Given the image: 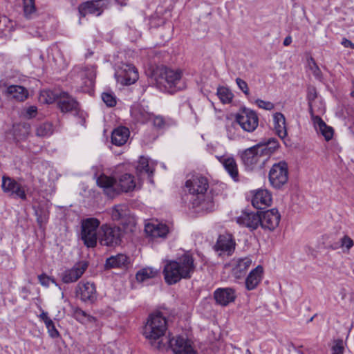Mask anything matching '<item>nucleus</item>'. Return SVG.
<instances>
[{
  "label": "nucleus",
  "instance_id": "1",
  "mask_svg": "<svg viewBox=\"0 0 354 354\" xmlns=\"http://www.w3.org/2000/svg\"><path fill=\"white\" fill-rule=\"evenodd\" d=\"M195 269L196 266L192 255L185 253L176 260L167 261L163 270L165 282L169 285H172L182 279H190Z\"/></svg>",
  "mask_w": 354,
  "mask_h": 354
},
{
  "label": "nucleus",
  "instance_id": "2",
  "mask_svg": "<svg viewBox=\"0 0 354 354\" xmlns=\"http://www.w3.org/2000/svg\"><path fill=\"white\" fill-rule=\"evenodd\" d=\"M167 329L166 318L160 312L151 314L144 326L143 335L154 346L162 348V338Z\"/></svg>",
  "mask_w": 354,
  "mask_h": 354
},
{
  "label": "nucleus",
  "instance_id": "3",
  "mask_svg": "<svg viewBox=\"0 0 354 354\" xmlns=\"http://www.w3.org/2000/svg\"><path fill=\"white\" fill-rule=\"evenodd\" d=\"M182 71L169 68H161L157 71L156 82L170 93L181 90L185 87L182 81Z\"/></svg>",
  "mask_w": 354,
  "mask_h": 354
},
{
  "label": "nucleus",
  "instance_id": "4",
  "mask_svg": "<svg viewBox=\"0 0 354 354\" xmlns=\"http://www.w3.org/2000/svg\"><path fill=\"white\" fill-rule=\"evenodd\" d=\"M270 152L268 145H257L244 150L241 153V160L246 167L252 169L258 165H263Z\"/></svg>",
  "mask_w": 354,
  "mask_h": 354
},
{
  "label": "nucleus",
  "instance_id": "5",
  "mask_svg": "<svg viewBox=\"0 0 354 354\" xmlns=\"http://www.w3.org/2000/svg\"><path fill=\"white\" fill-rule=\"evenodd\" d=\"M185 186L189 189L190 194L197 196L196 199H194V206H201V209L212 208L213 204L212 202L208 204V207H206L205 201H202V199L203 200L204 194L208 188V183L206 178L201 176H194L192 179L186 181Z\"/></svg>",
  "mask_w": 354,
  "mask_h": 354
},
{
  "label": "nucleus",
  "instance_id": "6",
  "mask_svg": "<svg viewBox=\"0 0 354 354\" xmlns=\"http://www.w3.org/2000/svg\"><path fill=\"white\" fill-rule=\"evenodd\" d=\"M100 225V221L96 218H88L82 221L80 239L87 248L96 246Z\"/></svg>",
  "mask_w": 354,
  "mask_h": 354
},
{
  "label": "nucleus",
  "instance_id": "7",
  "mask_svg": "<svg viewBox=\"0 0 354 354\" xmlns=\"http://www.w3.org/2000/svg\"><path fill=\"white\" fill-rule=\"evenodd\" d=\"M122 236L118 226L103 224L100 227L99 241L102 245L115 247L121 243Z\"/></svg>",
  "mask_w": 354,
  "mask_h": 354
},
{
  "label": "nucleus",
  "instance_id": "8",
  "mask_svg": "<svg viewBox=\"0 0 354 354\" xmlns=\"http://www.w3.org/2000/svg\"><path fill=\"white\" fill-rule=\"evenodd\" d=\"M235 122L247 132H253L258 127L259 118L257 113L243 107L235 115Z\"/></svg>",
  "mask_w": 354,
  "mask_h": 354
},
{
  "label": "nucleus",
  "instance_id": "9",
  "mask_svg": "<svg viewBox=\"0 0 354 354\" xmlns=\"http://www.w3.org/2000/svg\"><path fill=\"white\" fill-rule=\"evenodd\" d=\"M269 181L271 185L279 189L283 186L288 180V170L287 163L284 161L275 163L269 172Z\"/></svg>",
  "mask_w": 354,
  "mask_h": 354
},
{
  "label": "nucleus",
  "instance_id": "10",
  "mask_svg": "<svg viewBox=\"0 0 354 354\" xmlns=\"http://www.w3.org/2000/svg\"><path fill=\"white\" fill-rule=\"evenodd\" d=\"M117 82L123 85L134 84L139 78L136 68L131 64L122 63L115 72Z\"/></svg>",
  "mask_w": 354,
  "mask_h": 354
},
{
  "label": "nucleus",
  "instance_id": "11",
  "mask_svg": "<svg viewBox=\"0 0 354 354\" xmlns=\"http://www.w3.org/2000/svg\"><path fill=\"white\" fill-rule=\"evenodd\" d=\"M88 264L85 261L76 263L71 268L64 270L62 274V281L65 283L77 281L85 272Z\"/></svg>",
  "mask_w": 354,
  "mask_h": 354
},
{
  "label": "nucleus",
  "instance_id": "12",
  "mask_svg": "<svg viewBox=\"0 0 354 354\" xmlns=\"http://www.w3.org/2000/svg\"><path fill=\"white\" fill-rule=\"evenodd\" d=\"M235 246L236 243L232 235L224 234L218 236L214 248L219 252V255L230 256L234 252Z\"/></svg>",
  "mask_w": 354,
  "mask_h": 354
},
{
  "label": "nucleus",
  "instance_id": "13",
  "mask_svg": "<svg viewBox=\"0 0 354 354\" xmlns=\"http://www.w3.org/2000/svg\"><path fill=\"white\" fill-rule=\"evenodd\" d=\"M261 222L259 225L264 230H274L279 224L281 215L276 208L263 212L260 214Z\"/></svg>",
  "mask_w": 354,
  "mask_h": 354
},
{
  "label": "nucleus",
  "instance_id": "14",
  "mask_svg": "<svg viewBox=\"0 0 354 354\" xmlns=\"http://www.w3.org/2000/svg\"><path fill=\"white\" fill-rule=\"evenodd\" d=\"M169 344L174 354H197L189 340L181 336L169 340Z\"/></svg>",
  "mask_w": 354,
  "mask_h": 354
},
{
  "label": "nucleus",
  "instance_id": "15",
  "mask_svg": "<svg viewBox=\"0 0 354 354\" xmlns=\"http://www.w3.org/2000/svg\"><path fill=\"white\" fill-rule=\"evenodd\" d=\"M76 295L84 302L93 303L97 298L95 284L90 282H80L76 288Z\"/></svg>",
  "mask_w": 354,
  "mask_h": 354
},
{
  "label": "nucleus",
  "instance_id": "16",
  "mask_svg": "<svg viewBox=\"0 0 354 354\" xmlns=\"http://www.w3.org/2000/svg\"><path fill=\"white\" fill-rule=\"evenodd\" d=\"M1 187L5 192L15 198H19L22 200L26 198V194L24 189L15 180L8 177H2Z\"/></svg>",
  "mask_w": 354,
  "mask_h": 354
},
{
  "label": "nucleus",
  "instance_id": "17",
  "mask_svg": "<svg viewBox=\"0 0 354 354\" xmlns=\"http://www.w3.org/2000/svg\"><path fill=\"white\" fill-rule=\"evenodd\" d=\"M235 290L232 288H219L214 292V298L216 304L226 306L235 301Z\"/></svg>",
  "mask_w": 354,
  "mask_h": 354
},
{
  "label": "nucleus",
  "instance_id": "18",
  "mask_svg": "<svg viewBox=\"0 0 354 354\" xmlns=\"http://www.w3.org/2000/svg\"><path fill=\"white\" fill-rule=\"evenodd\" d=\"M97 184L99 187L103 188L105 194L109 197L113 198L119 193L118 183L112 177L101 174L97 179Z\"/></svg>",
  "mask_w": 354,
  "mask_h": 354
},
{
  "label": "nucleus",
  "instance_id": "19",
  "mask_svg": "<svg viewBox=\"0 0 354 354\" xmlns=\"http://www.w3.org/2000/svg\"><path fill=\"white\" fill-rule=\"evenodd\" d=\"M57 105L63 113L75 111L78 110V103L72 96L66 92H60Z\"/></svg>",
  "mask_w": 354,
  "mask_h": 354
},
{
  "label": "nucleus",
  "instance_id": "20",
  "mask_svg": "<svg viewBox=\"0 0 354 354\" xmlns=\"http://www.w3.org/2000/svg\"><path fill=\"white\" fill-rule=\"evenodd\" d=\"M236 221L239 225L254 230L259 227L261 218L260 214L257 212H244L237 218Z\"/></svg>",
  "mask_w": 354,
  "mask_h": 354
},
{
  "label": "nucleus",
  "instance_id": "21",
  "mask_svg": "<svg viewBox=\"0 0 354 354\" xmlns=\"http://www.w3.org/2000/svg\"><path fill=\"white\" fill-rule=\"evenodd\" d=\"M78 77L82 80L81 88L84 92H87L93 87L95 71L93 68L81 69L78 73Z\"/></svg>",
  "mask_w": 354,
  "mask_h": 354
},
{
  "label": "nucleus",
  "instance_id": "22",
  "mask_svg": "<svg viewBox=\"0 0 354 354\" xmlns=\"http://www.w3.org/2000/svg\"><path fill=\"white\" fill-rule=\"evenodd\" d=\"M311 118L317 132L322 134L326 141L330 140L334 133L333 129L328 126L319 116L312 113Z\"/></svg>",
  "mask_w": 354,
  "mask_h": 354
},
{
  "label": "nucleus",
  "instance_id": "23",
  "mask_svg": "<svg viewBox=\"0 0 354 354\" xmlns=\"http://www.w3.org/2000/svg\"><path fill=\"white\" fill-rule=\"evenodd\" d=\"M272 202V196L266 189L257 190L253 196L252 203L257 209H263L269 206Z\"/></svg>",
  "mask_w": 354,
  "mask_h": 354
},
{
  "label": "nucleus",
  "instance_id": "24",
  "mask_svg": "<svg viewBox=\"0 0 354 354\" xmlns=\"http://www.w3.org/2000/svg\"><path fill=\"white\" fill-rule=\"evenodd\" d=\"M146 234L152 238H165L169 232L167 225L162 223H148L145 225Z\"/></svg>",
  "mask_w": 354,
  "mask_h": 354
},
{
  "label": "nucleus",
  "instance_id": "25",
  "mask_svg": "<svg viewBox=\"0 0 354 354\" xmlns=\"http://www.w3.org/2000/svg\"><path fill=\"white\" fill-rule=\"evenodd\" d=\"M220 162L222 163L225 169L233 178L234 180H239V171L237 164L232 157L216 156Z\"/></svg>",
  "mask_w": 354,
  "mask_h": 354
},
{
  "label": "nucleus",
  "instance_id": "26",
  "mask_svg": "<svg viewBox=\"0 0 354 354\" xmlns=\"http://www.w3.org/2000/svg\"><path fill=\"white\" fill-rule=\"evenodd\" d=\"M129 135L130 132L128 128L119 127L112 132L111 142L116 146H122L127 142Z\"/></svg>",
  "mask_w": 354,
  "mask_h": 354
},
{
  "label": "nucleus",
  "instance_id": "27",
  "mask_svg": "<svg viewBox=\"0 0 354 354\" xmlns=\"http://www.w3.org/2000/svg\"><path fill=\"white\" fill-rule=\"evenodd\" d=\"M263 268L258 266L252 270L245 279V287L248 290H254L261 280Z\"/></svg>",
  "mask_w": 354,
  "mask_h": 354
},
{
  "label": "nucleus",
  "instance_id": "28",
  "mask_svg": "<svg viewBox=\"0 0 354 354\" xmlns=\"http://www.w3.org/2000/svg\"><path fill=\"white\" fill-rule=\"evenodd\" d=\"M252 262V261L250 257L236 260L232 268L233 275L237 279L242 277L251 266Z\"/></svg>",
  "mask_w": 354,
  "mask_h": 354
},
{
  "label": "nucleus",
  "instance_id": "29",
  "mask_svg": "<svg viewBox=\"0 0 354 354\" xmlns=\"http://www.w3.org/2000/svg\"><path fill=\"white\" fill-rule=\"evenodd\" d=\"M274 127L277 134L281 139L287 136V129L286 126V118L281 113H275L273 115Z\"/></svg>",
  "mask_w": 354,
  "mask_h": 354
},
{
  "label": "nucleus",
  "instance_id": "30",
  "mask_svg": "<svg viewBox=\"0 0 354 354\" xmlns=\"http://www.w3.org/2000/svg\"><path fill=\"white\" fill-rule=\"evenodd\" d=\"M7 93L10 98L19 102L26 100L28 97V90L18 85H11L7 88Z\"/></svg>",
  "mask_w": 354,
  "mask_h": 354
},
{
  "label": "nucleus",
  "instance_id": "31",
  "mask_svg": "<svg viewBox=\"0 0 354 354\" xmlns=\"http://www.w3.org/2000/svg\"><path fill=\"white\" fill-rule=\"evenodd\" d=\"M136 186L133 176L129 174L122 175L118 183L119 192H129L133 191Z\"/></svg>",
  "mask_w": 354,
  "mask_h": 354
},
{
  "label": "nucleus",
  "instance_id": "32",
  "mask_svg": "<svg viewBox=\"0 0 354 354\" xmlns=\"http://www.w3.org/2000/svg\"><path fill=\"white\" fill-rule=\"evenodd\" d=\"M153 170L154 169L149 165V160L144 156H141L136 167L138 174L140 176L142 175H147L149 181L153 183L151 177L153 174Z\"/></svg>",
  "mask_w": 354,
  "mask_h": 354
},
{
  "label": "nucleus",
  "instance_id": "33",
  "mask_svg": "<svg viewBox=\"0 0 354 354\" xmlns=\"http://www.w3.org/2000/svg\"><path fill=\"white\" fill-rule=\"evenodd\" d=\"M128 262V257L124 254H118L115 256H111L106 261V268H122Z\"/></svg>",
  "mask_w": 354,
  "mask_h": 354
},
{
  "label": "nucleus",
  "instance_id": "34",
  "mask_svg": "<svg viewBox=\"0 0 354 354\" xmlns=\"http://www.w3.org/2000/svg\"><path fill=\"white\" fill-rule=\"evenodd\" d=\"M132 117L138 122L146 123L151 121L152 119L153 113L145 111L140 106H136L132 109L131 111Z\"/></svg>",
  "mask_w": 354,
  "mask_h": 354
},
{
  "label": "nucleus",
  "instance_id": "35",
  "mask_svg": "<svg viewBox=\"0 0 354 354\" xmlns=\"http://www.w3.org/2000/svg\"><path fill=\"white\" fill-rule=\"evenodd\" d=\"M79 12L82 17L88 14L99 16L102 10L97 2H86L79 8Z\"/></svg>",
  "mask_w": 354,
  "mask_h": 354
},
{
  "label": "nucleus",
  "instance_id": "36",
  "mask_svg": "<svg viewBox=\"0 0 354 354\" xmlns=\"http://www.w3.org/2000/svg\"><path fill=\"white\" fill-rule=\"evenodd\" d=\"M39 318L44 322L50 337L52 338H57L59 336V333L56 329L54 322L48 316V313L46 312L42 311L39 315Z\"/></svg>",
  "mask_w": 354,
  "mask_h": 354
},
{
  "label": "nucleus",
  "instance_id": "37",
  "mask_svg": "<svg viewBox=\"0 0 354 354\" xmlns=\"http://www.w3.org/2000/svg\"><path fill=\"white\" fill-rule=\"evenodd\" d=\"M151 121H152L153 127L157 129H164L176 124L175 121L171 118H165L161 115H155L153 114Z\"/></svg>",
  "mask_w": 354,
  "mask_h": 354
},
{
  "label": "nucleus",
  "instance_id": "38",
  "mask_svg": "<svg viewBox=\"0 0 354 354\" xmlns=\"http://www.w3.org/2000/svg\"><path fill=\"white\" fill-rule=\"evenodd\" d=\"M111 218L113 221H121L129 215V210L124 205H115L111 209Z\"/></svg>",
  "mask_w": 354,
  "mask_h": 354
},
{
  "label": "nucleus",
  "instance_id": "39",
  "mask_svg": "<svg viewBox=\"0 0 354 354\" xmlns=\"http://www.w3.org/2000/svg\"><path fill=\"white\" fill-rule=\"evenodd\" d=\"M30 132V127L27 124H20L14 127V136L17 140L26 139Z\"/></svg>",
  "mask_w": 354,
  "mask_h": 354
},
{
  "label": "nucleus",
  "instance_id": "40",
  "mask_svg": "<svg viewBox=\"0 0 354 354\" xmlns=\"http://www.w3.org/2000/svg\"><path fill=\"white\" fill-rule=\"evenodd\" d=\"M158 272L157 270L151 268H145L137 272L136 277L138 281L143 282L149 279L154 278Z\"/></svg>",
  "mask_w": 354,
  "mask_h": 354
},
{
  "label": "nucleus",
  "instance_id": "41",
  "mask_svg": "<svg viewBox=\"0 0 354 354\" xmlns=\"http://www.w3.org/2000/svg\"><path fill=\"white\" fill-rule=\"evenodd\" d=\"M217 95L223 104L230 103L234 97V95L230 90L225 86H219L218 88Z\"/></svg>",
  "mask_w": 354,
  "mask_h": 354
},
{
  "label": "nucleus",
  "instance_id": "42",
  "mask_svg": "<svg viewBox=\"0 0 354 354\" xmlns=\"http://www.w3.org/2000/svg\"><path fill=\"white\" fill-rule=\"evenodd\" d=\"M59 93H55L50 90H44L41 91L39 95V100L43 103L51 104L59 100Z\"/></svg>",
  "mask_w": 354,
  "mask_h": 354
},
{
  "label": "nucleus",
  "instance_id": "43",
  "mask_svg": "<svg viewBox=\"0 0 354 354\" xmlns=\"http://www.w3.org/2000/svg\"><path fill=\"white\" fill-rule=\"evenodd\" d=\"M23 9L26 18H32L37 12L35 0H23Z\"/></svg>",
  "mask_w": 354,
  "mask_h": 354
},
{
  "label": "nucleus",
  "instance_id": "44",
  "mask_svg": "<svg viewBox=\"0 0 354 354\" xmlns=\"http://www.w3.org/2000/svg\"><path fill=\"white\" fill-rule=\"evenodd\" d=\"M307 62L308 68L314 75L315 78L320 82H322L323 74L319 67L317 66L315 60L312 57H310L308 59Z\"/></svg>",
  "mask_w": 354,
  "mask_h": 354
},
{
  "label": "nucleus",
  "instance_id": "45",
  "mask_svg": "<svg viewBox=\"0 0 354 354\" xmlns=\"http://www.w3.org/2000/svg\"><path fill=\"white\" fill-rule=\"evenodd\" d=\"M53 124L50 122L42 123L36 129V135L39 137L49 136L53 133Z\"/></svg>",
  "mask_w": 354,
  "mask_h": 354
},
{
  "label": "nucleus",
  "instance_id": "46",
  "mask_svg": "<svg viewBox=\"0 0 354 354\" xmlns=\"http://www.w3.org/2000/svg\"><path fill=\"white\" fill-rule=\"evenodd\" d=\"M37 115V107L34 105L25 107L21 111V117L26 120H30L33 118H35Z\"/></svg>",
  "mask_w": 354,
  "mask_h": 354
},
{
  "label": "nucleus",
  "instance_id": "47",
  "mask_svg": "<svg viewBox=\"0 0 354 354\" xmlns=\"http://www.w3.org/2000/svg\"><path fill=\"white\" fill-rule=\"evenodd\" d=\"M317 93L316 88L313 86H310L308 87L307 89V99L308 101V105L310 107V114L313 113V109H312V103L317 98Z\"/></svg>",
  "mask_w": 354,
  "mask_h": 354
},
{
  "label": "nucleus",
  "instance_id": "48",
  "mask_svg": "<svg viewBox=\"0 0 354 354\" xmlns=\"http://www.w3.org/2000/svg\"><path fill=\"white\" fill-rule=\"evenodd\" d=\"M339 243L344 252H348L354 245L353 240L348 235H344L342 237Z\"/></svg>",
  "mask_w": 354,
  "mask_h": 354
},
{
  "label": "nucleus",
  "instance_id": "49",
  "mask_svg": "<svg viewBox=\"0 0 354 354\" xmlns=\"http://www.w3.org/2000/svg\"><path fill=\"white\" fill-rule=\"evenodd\" d=\"M102 99L103 102L109 107H113L116 104L115 96L109 92H104L102 94Z\"/></svg>",
  "mask_w": 354,
  "mask_h": 354
},
{
  "label": "nucleus",
  "instance_id": "50",
  "mask_svg": "<svg viewBox=\"0 0 354 354\" xmlns=\"http://www.w3.org/2000/svg\"><path fill=\"white\" fill-rule=\"evenodd\" d=\"M255 104L259 108L263 109L268 111H271L274 108V105L270 101H265L261 99H257L255 101Z\"/></svg>",
  "mask_w": 354,
  "mask_h": 354
},
{
  "label": "nucleus",
  "instance_id": "51",
  "mask_svg": "<svg viewBox=\"0 0 354 354\" xmlns=\"http://www.w3.org/2000/svg\"><path fill=\"white\" fill-rule=\"evenodd\" d=\"M39 283L43 286L48 287L49 286L50 282L51 281L53 283H54L55 286H57V283L56 281L53 279L47 276L45 274H42L38 277Z\"/></svg>",
  "mask_w": 354,
  "mask_h": 354
},
{
  "label": "nucleus",
  "instance_id": "52",
  "mask_svg": "<svg viewBox=\"0 0 354 354\" xmlns=\"http://www.w3.org/2000/svg\"><path fill=\"white\" fill-rule=\"evenodd\" d=\"M236 82L239 89L241 90L245 95H248L250 94L249 88L245 81L237 77L236 79Z\"/></svg>",
  "mask_w": 354,
  "mask_h": 354
},
{
  "label": "nucleus",
  "instance_id": "53",
  "mask_svg": "<svg viewBox=\"0 0 354 354\" xmlns=\"http://www.w3.org/2000/svg\"><path fill=\"white\" fill-rule=\"evenodd\" d=\"M75 316L77 319H81V317H85L87 318L88 321H92L94 319V317L92 316H90L86 314V313L81 309H77L75 310Z\"/></svg>",
  "mask_w": 354,
  "mask_h": 354
},
{
  "label": "nucleus",
  "instance_id": "54",
  "mask_svg": "<svg viewBox=\"0 0 354 354\" xmlns=\"http://www.w3.org/2000/svg\"><path fill=\"white\" fill-rule=\"evenodd\" d=\"M333 354H343L344 347L342 346V342H339L335 344L332 348Z\"/></svg>",
  "mask_w": 354,
  "mask_h": 354
},
{
  "label": "nucleus",
  "instance_id": "55",
  "mask_svg": "<svg viewBox=\"0 0 354 354\" xmlns=\"http://www.w3.org/2000/svg\"><path fill=\"white\" fill-rule=\"evenodd\" d=\"M346 48H351L354 49V44H353L350 40L344 38L341 43Z\"/></svg>",
  "mask_w": 354,
  "mask_h": 354
},
{
  "label": "nucleus",
  "instance_id": "56",
  "mask_svg": "<svg viewBox=\"0 0 354 354\" xmlns=\"http://www.w3.org/2000/svg\"><path fill=\"white\" fill-rule=\"evenodd\" d=\"M292 42V37L290 36L286 37L283 40V45L285 46H289Z\"/></svg>",
  "mask_w": 354,
  "mask_h": 354
},
{
  "label": "nucleus",
  "instance_id": "57",
  "mask_svg": "<svg viewBox=\"0 0 354 354\" xmlns=\"http://www.w3.org/2000/svg\"><path fill=\"white\" fill-rule=\"evenodd\" d=\"M21 292L27 295L29 293V290L26 287L21 288Z\"/></svg>",
  "mask_w": 354,
  "mask_h": 354
},
{
  "label": "nucleus",
  "instance_id": "58",
  "mask_svg": "<svg viewBox=\"0 0 354 354\" xmlns=\"http://www.w3.org/2000/svg\"><path fill=\"white\" fill-rule=\"evenodd\" d=\"M351 96L354 97V91L351 92Z\"/></svg>",
  "mask_w": 354,
  "mask_h": 354
},
{
  "label": "nucleus",
  "instance_id": "59",
  "mask_svg": "<svg viewBox=\"0 0 354 354\" xmlns=\"http://www.w3.org/2000/svg\"><path fill=\"white\" fill-rule=\"evenodd\" d=\"M246 352H247V354H250V350L248 349Z\"/></svg>",
  "mask_w": 354,
  "mask_h": 354
}]
</instances>
